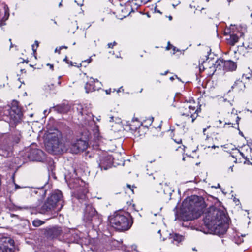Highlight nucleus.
I'll return each instance as SVG.
<instances>
[{
	"mask_svg": "<svg viewBox=\"0 0 252 252\" xmlns=\"http://www.w3.org/2000/svg\"><path fill=\"white\" fill-rule=\"evenodd\" d=\"M227 218L223 211L211 207L205 213L204 222L207 227L216 235L224 234L228 228Z\"/></svg>",
	"mask_w": 252,
	"mask_h": 252,
	"instance_id": "1",
	"label": "nucleus"
},
{
	"mask_svg": "<svg viewBox=\"0 0 252 252\" xmlns=\"http://www.w3.org/2000/svg\"><path fill=\"white\" fill-rule=\"evenodd\" d=\"M204 208V202L201 197L192 195L186 198L181 208V216L184 220H190L198 218Z\"/></svg>",
	"mask_w": 252,
	"mask_h": 252,
	"instance_id": "2",
	"label": "nucleus"
},
{
	"mask_svg": "<svg viewBox=\"0 0 252 252\" xmlns=\"http://www.w3.org/2000/svg\"><path fill=\"white\" fill-rule=\"evenodd\" d=\"M63 196L60 191L57 190L52 193L41 206V214H53L60 211L63 206Z\"/></svg>",
	"mask_w": 252,
	"mask_h": 252,
	"instance_id": "3",
	"label": "nucleus"
},
{
	"mask_svg": "<svg viewBox=\"0 0 252 252\" xmlns=\"http://www.w3.org/2000/svg\"><path fill=\"white\" fill-rule=\"evenodd\" d=\"M47 138L45 146L49 152L57 154L64 150L60 141L62 134L59 131L56 129L53 133H49Z\"/></svg>",
	"mask_w": 252,
	"mask_h": 252,
	"instance_id": "4",
	"label": "nucleus"
},
{
	"mask_svg": "<svg viewBox=\"0 0 252 252\" xmlns=\"http://www.w3.org/2000/svg\"><path fill=\"white\" fill-rule=\"evenodd\" d=\"M129 217L128 214L120 212L111 218L110 222L113 227L119 231L127 230L131 225Z\"/></svg>",
	"mask_w": 252,
	"mask_h": 252,
	"instance_id": "5",
	"label": "nucleus"
},
{
	"mask_svg": "<svg viewBox=\"0 0 252 252\" xmlns=\"http://www.w3.org/2000/svg\"><path fill=\"white\" fill-rule=\"evenodd\" d=\"M198 104L194 100L189 99L183 102L179 107V112L183 116H189L192 118V122L198 116Z\"/></svg>",
	"mask_w": 252,
	"mask_h": 252,
	"instance_id": "6",
	"label": "nucleus"
},
{
	"mask_svg": "<svg viewBox=\"0 0 252 252\" xmlns=\"http://www.w3.org/2000/svg\"><path fill=\"white\" fill-rule=\"evenodd\" d=\"M68 148L66 150L73 154H78L85 150L88 146V142L81 139L73 140L65 144Z\"/></svg>",
	"mask_w": 252,
	"mask_h": 252,
	"instance_id": "7",
	"label": "nucleus"
},
{
	"mask_svg": "<svg viewBox=\"0 0 252 252\" xmlns=\"http://www.w3.org/2000/svg\"><path fill=\"white\" fill-rule=\"evenodd\" d=\"M27 157L32 161H42L45 158L44 152L35 148L30 147L27 149Z\"/></svg>",
	"mask_w": 252,
	"mask_h": 252,
	"instance_id": "8",
	"label": "nucleus"
},
{
	"mask_svg": "<svg viewBox=\"0 0 252 252\" xmlns=\"http://www.w3.org/2000/svg\"><path fill=\"white\" fill-rule=\"evenodd\" d=\"M235 28V26L231 25V30L225 29L224 31L225 34H230V36L228 38H227V42L231 45H234L239 40L240 37L244 35V32L239 29H237V31H231Z\"/></svg>",
	"mask_w": 252,
	"mask_h": 252,
	"instance_id": "9",
	"label": "nucleus"
},
{
	"mask_svg": "<svg viewBox=\"0 0 252 252\" xmlns=\"http://www.w3.org/2000/svg\"><path fill=\"white\" fill-rule=\"evenodd\" d=\"M96 214L95 209L92 205H88L86 206L84 215L85 219L89 221H91L93 226L97 225L95 223V220L97 219H98L99 223L101 222V220L96 216Z\"/></svg>",
	"mask_w": 252,
	"mask_h": 252,
	"instance_id": "10",
	"label": "nucleus"
},
{
	"mask_svg": "<svg viewBox=\"0 0 252 252\" xmlns=\"http://www.w3.org/2000/svg\"><path fill=\"white\" fill-rule=\"evenodd\" d=\"M7 113L9 114L10 118L14 122L19 121L22 118V113L20 108L17 106L16 101L13 102L10 111L7 110V113H4V114L7 115Z\"/></svg>",
	"mask_w": 252,
	"mask_h": 252,
	"instance_id": "11",
	"label": "nucleus"
},
{
	"mask_svg": "<svg viewBox=\"0 0 252 252\" xmlns=\"http://www.w3.org/2000/svg\"><path fill=\"white\" fill-rule=\"evenodd\" d=\"M14 241L8 237L0 238V252H12Z\"/></svg>",
	"mask_w": 252,
	"mask_h": 252,
	"instance_id": "12",
	"label": "nucleus"
},
{
	"mask_svg": "<svg viewBox=\"0 0 252 252\" xmlns=\"http://www.w3.org/2000/svg\"><path fill=\"white\" fill-rule=\"evenodd\" d=\"M112 163L113 158L110 155L105 154L100 157L98 165L101 170L109 169L111 167Z\"/></svg>",
	"mask_w": 252,
	"mask_h": 252,
	"instance_id": "13",
	"label": "nucleus"
},
{
	"mask_svg": "<svg viewBox=\"0 0 252 252\" xmlns=\"http://www.w3.org/2000/svg\"><path fill=\"white\" fill-rule=\"evenodd\" d=\"M100 87L101 82H100L97 79L95 80L92 77H90L85 85V89L86 90V92L88 93L96 90H98Z\"/></svg>",
	"mask_w": 252,
	"mask_h": 252,
	"instance_id": "14",
	"label": "nucleus"
},
{
	"mask_svg": "<svg viewBox=\"0 0 252 252\" xmlns=\"http://www.w3.org/2000/svg\"><path fill=\"white\" fill-rule=\"evenodd\" d=\"M220 62L221 63L224 69L226 71H234L237 68L236 63L231 60L220 61Z\"/></svg>",
	"mask_w": 252,
	"mask_h": 252,
	"instance_id": "15",
	"label": "nucleus"
},
{
	"mask_svg": "<svg viewBox=\"0 0 252 252\" xmlns=\"http://www.w3.org/2000/svg\"><path fill=\"white\" fill-rule=\"evenodd\" d=\"M170 239L173 243L177 245L184 240V237L182 235L175 233L170 235Z\"/></svg>",
	"mask_w": 252,
	"mask_h": 252,
	"instance_id": "16",
	"label": "nucleus"
},
{
	"mask_svg": "<svg viewBox=\"0 0 252 252\" xmlns=\"http://www.w3.org/2000/svg\"><path fill=\"white\" fill-rule=\"evenodd\" d=\"M245 87L244 83L240 80H236L232 88L236 91L243 90Z\"/></svg>",
	"mask_w": 252,
	"mask_h": 252,
	"instance_id": "17",
	"label": "nucleus"
},
{
	"mask_svg": "<svg viewBox=\"0 0 252 252\" xmlns=\"http://www.w3.org/2000/svg\"><path fill=\"white\" fill-rule=\"evenodd\" d=\"M196 3H198V0H196L195 1H193L191 4H190V6L191 8L193 7L195 9V10H202L204 8L202 7L201 5H196Z\"/></svg>",
	"mask_w": 252,
	"mask_h": 252,
	"instance_id": "18",
	"label": "nucleus"
},
{
	"mask_svg": "<svg viewBox=\"0 0 252 252\" xmlns=\"http://www.w3.org/2000/svg\"><path fill=\"white\" fill-rule=\"evenodd\" d=\"M4 16L2 18V19L3 20H6L9 17V8L8 7V6L7 5H5L4 6Z\"/></svg>",
	"mask_w": 252,
	"mask_h": 252,
	"instance_id": "19",
	"label": "nucleus"
},
{
	"mask_svg": "<svg viewBox=\"0 0 252 252\" xmlns=\"http://www.w3.org/2000/svg\"><path fill=\"white\" fill-rule=\"evenodd\" d=\"M43 223L44 222L39 220H34L32 222L33 225L36 227H38L43 224Z\"/></svg>",
	"mask_w": 252,
	"mask_h": 252,
	"instance_id": "20",
	"label": "nucleus"
},
{
	"mask_svg": "<svg viewBox=\"0 0 252 252\" xmlns=\"http://www.w3.org/2000/svg\"><path fill=\"white\" fill-rule=\"evenodd\" d=\"M8 152L7 150H4L2 147H0V155L7 157L8 156Z\"/></svg>",
	"mask_w": 252,
	"mask_h": 252,
	"instance_id": "21",
	"label": "nucleus"
},
{
	"mask_svg": "<svg viewBox=\"0 0 252 252\" xmlns=\"http://www.w3.org/2000/svg\"><path fill=\"white\" fill-rule=\"evenodd\" d=\"M250 71L251 72H249V73L247 74H244L243 75V79H250L251 77H252V71L251 70H250Z\"/></svg>",
	"mask_w": 252,
	"mask_h": 252,
	"instance_id": "22",
	"label": "nucleus"
},
{
	"mask_svg": "<svg viewBox=\"0 0 252 252\" xmlns=\"http://www.w3.org/2000/svg\"><path fill=\"white\" fill-rule=\"evenodd\" d=\"M222 123V121L220 120H218L216 122V126L218 127H220V124H221Z\"/></svg>",
	"mask_w": 252,
	"mask_h": 252,
	"instance_id": "23",
	"label": "nucleus"
},
{
	"mask_svg": "<svg viewBox=\"0 0 252 252\" xmlns=\"http://www.w3.org/2000/svg\"><path fill=\"white\" fill-rule=\"evenodd\" d=\"M116 43L115 42H114L113 43H110L108 44L109 48H113V47L115 45Z\"/></svg>",
	"mask_w": 252,
	"mask_h": 252,
	"instance_id": "24",
	"label": "nucleus"
},
{
	"mask_svg": "<svg viewBox=\"0 0 252 252\" xmlns=\"http://www.w3.org/2000/svg\"><path fill=\"white\" fill-rule=\"evenodd\" d=\"M210 127V126H208L207 127V128H209ZM206 130H207V128H204L203 130V132L204 135H206L205 132H206Z\"/></svg>",
	"mask_w": 252,
	"mask_h": 252,
	"instance_id": "25",
	"label": "nucleus"
},
{
	"mask_svg": "<svg viewBox=\"0 0 252 252\" xmlns=\"http://www.w3.org/2000/svg\"><path fill=\"white\" fill-rule=\"evenodd\" d=\"M175 141L177 143H178V144H180L182 142V140L181 139H178V140H175Z\"/></svg>",
	"mask_w": 252,
	"mask_h": 252,
	"instance_id": "26",
	"label": "nucleus"
},
{
	"mask_svg": "<svg viewBox=\"0 0 252 252\" xmlns=\"http://www.w3.org/2000/svg\"><path fill=\"white\" fill-rule=\"evenodd\" d=\"M92 61V59L90 58L89 59H88L87 61H85V62H87V63H91Z\"/></svg>",
	"mask_w": 252,
	"mask_h": 252,
	"instance_id": "27",
	"label": "nucleus"
},
{
	"mask_svg": "<svg viewBox=\"0 0 252 252\" xmlns=\"http://www.w3.org/2000/svg\"><path fill=\"white\" fill-rule=\"evenodd\" d=\"M47 65L49 66H50V68L51 69H53V65L50 64H47Z\"/></svg>",
	"mask_w": 252,
	"mask_h": 252,
	"instance_id": "28",
	"label": "nucleus"
},
{
	"mask_svg": "<svg viewBox=\"0 0 252 252\" xmlns=\"http://www.w3.org/2000/svg\"><path fill=\"white\" fill-rule=\"evenodd\" d=\"M32 50H33V51L34 52H35V51H36V49H35L34 45H33L32 46Z\"/></svg>",
	"mask_w": 252,
	"mask_h": 252,
	"instance_id": "29",
	"label": "nucleus"
},
{
	"mask_svg": "<svg viewBox=\"0 0 252 252\" xmlns=\"http://www.w3.org/2000/svg\"><path fill=\"white\" fill-rule=\"evenodd\" d=\"M232 124L231 123H230V122H225L224 125H232Z\"/></svg>",
	"mask_w": 252,
	"mask_h": 252,
	"instance_id": "30",
	"label": "nucleus"
},
{
	"mask_svg": "<svg viewBox=\"0 0 252 252\" xmlns=\"http://www.w3.org/2000/svg\"><path fill=\"white\" fill-rule=\"evenodd\" d=\"M20 140V138L19 137H18L16 140H15V143H18L19 141Z\"/></svg>",
	"mask_w": 252,
	"mask_h": 252,
	"instance_id": "31",
	"label": "nucleus"
},
{
	"mask_svg": "<svg viewBox=\"0 0 252 252\" xmlns=\"http://www.w3.org/2000/svg\"><path fill=\"white\" fill-rule=\"evenodd\" d=\"M236 118H237V120H236V121H237V124H238V121H239V120H240V118H239L238 116H237V117H236Z\"/></svg>",
	"mask_w": 252,
	"mask_h": 252,
	"instance_id": "32",
	"label": "nucleus"
},
{
	"mask_svg": "<svg viewBox=\"0 0 252 252\" xmlns=\"http://www.w3.org/2000/svg\"><path fill=\"white\" fill-rule=\"evenodd\" d=\"M229 170H230L231 172H233V166H230V167L229 168Z\"/></svg>",
	"mask_w": 252,
	"mask_h": 252,
	"instance_id": "33",
	"label": "nucleus"
},
{
	"mask_svg": "<svg viewBox=\"0 0 252 252\" xmlns=\"http://www.w3.org/2000/svg\"><path fill=\"white\" fill-rule=\"evenodd\" d=\"M110 122L114 121V117H110Z\"/></svg>",
	"mask_w": 252,
	"mask_h": 252,
	"instance_id": "34",
	"label": "nucleus"
},
{
	"mask_svg": "<svg viewBox=\"0 0 252 252\" xmlns=\"http://www.w3.org/2000/svg\"><path fill=\"white\" fill-rule=\"evenodd\" d=\"M35 43L36 44V47H37L38 46V42L37 41H35Z\"/></svg>",
	"mask_w": 252,
	"mask_h": 252,
	"instance_id": "35",
	"label": "nucleus"
},
{
	"mask_svg": "<svg viewBox=\"0 0 252 252\" xmlns=\"http://www.w3.org/2000/svg\"><path fill=\"white\" fill-rule=\"evenodd\" d=\"M64 61H65L67 63H69L67 61V58L66 57L64 59Z\"/></svg>",
	"mask_w": 252,
	"mask_h": 252,
	"instance_id": "36",
	"label": "nucleus"
},
{
	"mask_svg": "<svg viewBox=\"0 0 252 252\" xmlns=\"http://www.w3.org/2000/svg\"><path fill=\"white\" fill-rule=\"evenodd\" d=\"M168 71H166L164 73H162L161 75H166Z\"/></svg>",
	"mask_w": 252,
	"mask_h": 252,
	"instance_id": "37",
	"label": "nucleus"
},
{
	"mask_svg": "<svg viewBox=\"0 0 252 252\" xmlns=\"http://www.w3.org/2000/svg\"><path fill=\"white\" fill-rule=\"evenodd\" d=\"M216 147L218 148L219 147L218 146H215L214 145L212 146V148H215Z\"/></svg>",
	"mask_w": 252,
	"mask_h": 252,
	"instance_id": "38",
	"label": "nucleus"
},
{
	"mask_svg": "<svg viewBox=\"0 0 252 252\" xmlns=\"http://www.w3.org/2000/svg\"><path fill=\"white\" fill-rule=\"evenodd\" d=\"M81 114L83 115L84 113V110H83L81 112Z\"/></svg>",
	"mask_w": 252,
	"mask_h": 252,
	"instance_id": "39",
	"label": "nucleus"
},
{
	"mask_svg": "<svg viewBox=\"0 0 252 252\" xmlns=\"http://www.w3.org/2000/svg\"><path fill=\"white\" fill-rule=\"evenodd\" d=\"M174 79V78L173 77H170V80H173Z\"/></svg>",
	"mask_w": 252,
	"mask_h": 252,
	"instance_id": "40",
	"label": "nucleus"
},
{
	"mask_svg": "<svg viewBox=\"0 0 252 252\" xmlns=\"http://www.w3.org/2000/svg\"><path fill=\"white\" fill-rule=\"evenodd\" d=\"M127 187H128V188H129L130 189H131L130 185H127Z\"/></svg>",
	"mask_w": 252,
	"mask_h": 252,
	"instance_id": "41",
	"label": "nucleus"
},
{
	"mask_svg": "<svg viewBox=\"0 0 252 252\" xmlns=\"http://www.w3.org/2000/svg\"><path fill=\"white\" fill-rule=\"evenodd\" d=\"M182 146H183V149L184 150V148H185V146H184V145H182Z\"/></svg>",
	"mask_w": 252,
	"mask_h": 252,
	"instance_id": "42",
	"label": "nucleus"
},
{
	"mask_svg": "<svg viewBox=\"0 0 252 252\" xmlns=\"http://www.w3.org/2000/svg\"><path fill=\"white\" fill-rule=\"evenodd\" d=\"M239 133L241 135H243V134L241 132H240Z\"/></svg>",
	"mask_w": 252,
	"mask_h": 252,
	"instance_id": "43",
	"label": "nucleus"
},
{
	"mask_svg": "<svg viewBox=\"0 0 252 252\" xmlns=\"http://www.w3.org/2000/svg\"><path fill=\"white\" fill-rule=\"evenodd\" d=\"M160 232V230H159L158 231V233H159Z\"/></svg>",
	"mask_w": 252,
	"mask_h": 252,
	"instance_id": "44",
	"label": "nucleus"
},
{
	"mask_svg": "<svg viewBox=\"0 0 252 252\" xmlns=\"http://www.w3.org/2000/svg\"><path fill=\"white\" fill-rule=\"evenodd\" d=\"M54 23H55V24H57V22H56L55 21H54Z\"/></svg>",
	"mask_w": 252,
	"mask_h": 252,
	"instance_id": "45",
	"label": "nucleus"
},
{
	"mask_svg": "<svg viewBox=\"0 0 252 252\" xmlns=\"http://www.w3.org/2000/svg\"><path fill=\"white\" fill-rule=\"evenodd\" d=\"M63 48H65V49H66V48H67V47H66V46H64V47H63Z\"/></svg>",
	"mask_w": 252,
	"mask_h": 252,
	"instance_id": "46",
	"label": "nucleus"
},
{
	"mask_svg": "<svg viewBox=\"0 0 252 252\" xmlns=\"http://www.w3.org/2000/svg\"><path fill=\"white\" fill-rule=\"evenodd\" d=\"M62 5L61 3L59 4V6H60Z\"/></svg>",
	"mask_w": 252,
	"mask_h": 252,
	"instance_id": "47",
	"label": "nucleus"
},
{
	"mask_svg": "<svg viewBox=\"0 0 252 252\" xmlns=\"http://www.w3.org/2000/svg\"><path fill=\"white\" fill-rule=\"evenodd\" d=\"M57 51H58V50H57V49H56L55 52H57Z\"/></svg>",
	"mask_w": 252,
	"mask_h": 252,
	"instance_id": "48",
	"label": "nucleus"
},
{
	"mask_svg": "<svg viewBox=\"0 0 252 252\" xmlns=\"http://www.w3.org/2000/svg\"><path fill=\"white\" fill-rule=\"evenodd\" d=\"M183 160H185V158H183Z\"/></svg>",
	"mask_w": 252,
	"mask_h": 252,
	"instance_id": "49",
	"label": "nucleus"
},
{
	"mask_svg": "<svg viewBox=\"0 0 252 252\" xmlns=\"http://www.w3.org/2000/svg\"><path fill=\"white\" fill-rule=\"evenodd\" d=\"M45 113H46V111H44V114H45Z\"/></svg>",
	"mask_w": 252,
	"mask_h": 252,
	"instance_id": "50",
	"label": "nucleus"
},
{
	"mask_svg": "<svg viewBox=\"0 0 252 252\" xmlns=\"http://www.w3.org/2000/svg\"><path fill=\"white\" fill-rule=\"evenodd\" d=\"M207 2H208L209 0H206Z\"/></svg>",
	"mask_w": 252,
	"mask_h": 252,
	"instance_id": "51",
	"label": "nucleus"
},
{
	"mask_svg": "<svg viewBox=\"0 0 252 252\" xmlns=\"http://www.w3.org/2000/svg\"><path fill=\"white\" fill-rule=\"evenodd\" d=\"M18 188V186H16V188Z\"/></svg>",
	"mask_w": 252,
	"mask_h": 252,
	"instance_id": "52",
	"label": "nucleus"
},
{
	"mask_svg": "<svg viewBox=\"0 0 252 252\" xmlns=\"http://www.w3.org/2000/svg\"><path fill=\"white\" fill-rule=\"evenodd\" d=\"M251 16H252V13Z\"/></svg>",
	"mask_w": 252,
	"mask_h": 252,
	"instance_id": "53",
	"label": "nucleus"
},
{
	"mask_svg": "<svg viewBox=\"0 0 252 252\" xmlns=\"http://www.w3.org/2000/svg\"><path fill=\"white\" fill-rule=\"evenodd\" d=\"M251 112H252V111H251Z\"/></svg>",
	"mask_w": 252,
	"mask_h": 252,
	"instance_id": "54",
	"label": "nucleus"
}]
</instances>
